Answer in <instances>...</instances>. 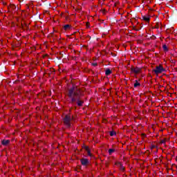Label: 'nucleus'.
Masks as SVG:
<instances>
[{
	"mask_svg": "<svg viewBox=\"0 0 177 177\" xmlns=\"http://www.w3.org/2000/svg\"><path fill=\"white\" fill-rule=\"evenodd\" d=\"M92 66H94L95 67V66H97V63H93Z\"/></svg>",
	"mask_w": 177,
	"mask_h": 177,
	"instance_id": "21",
	"label": "nucleus"
},
{
	"mask_svg": "<svg viewBox=\"0 0 177 177\" xmlns=\"http://www.w3.org/2000/svg\"><path fill=\"white\" fill-rule=\"evenodd\" d=\"M114 151H115V149H109V153L110 156H111V154H113V153H114Z\"/></svg>",
	"mask_w": 177,
	"mask_h": 177,
	"instance_id": "11",
	"label": "nucleus"
},
{
	"mask_svg": "<svg viewBox=\"0 0 177 177\" xmlns=\"http://www.w3.org/2000/svg\"><path fill=\"white\" fill-rule=\"evenodd\" d=\"M138 86H140V83L138 80H136V82L134 84V88H138Z\"/></svg>",
	"mask_w": 177,
	"mask_h": 177,
	"instance_id": "10",
	"label": "nucleus"
},
{
	"mask_svg": "<svg viewBox=\"0 0 177 177\" xmlns=\"http://www.w3.org/2000/svg\"><path fill=\"white\" fill-rule=\"evenodd\" d=\"M163 50H165V52H168V47L165 44L163 45Z\"/></svg>",
	"mask_w": 177,
	"mask_h": 177,
	"instance_id": "12",
	"label": "nucleus"
},
{
	"mask_svg": "<svg viewBox=\"0 0 177 177\" xmlns=\"http://www.w3.org/2000/svg\"><path fill=\"white\" fill-rule=\"evenodd\" d=\"M68 96L70 99L71 104L73 106H78L79 107H82L84 104V100L81 97L82 94L81 93V90L77 86H72L68 90Z\"/></svg>",
	"mask_w": 177,
	"mask_h": 177,
	"instance_id": "1",
	"label": "nucleus"
},
{
	"mask_svg": "<svg viewBox=\"0 0 177 177\" xmlns=\"http://www.w3.org/2000/svg\"><path fill=\"white\" fill-rule=\"evenodd\" d=\"M87 154H88V156H89L90 157H92V153H91V150H88L87 151Z\"/></svg>",
	"mask_w": 177,
	"mask_h": 177,
	"instance_id": "17",
	"label": "nucleus"
},
{
	"mask_svg": "<svg viewBox=\"0 0 177 177\" xmlns=\"http://www.w3.org/2000/svg\"><path fill=\"white\" fill-rule=\"evenodd\" d=\"M120 165V169L121 171H124L125 169V167H124V166H122V165H121V163H119Z\"/></svg>",
	"mask_w": 177,
	"mask_h": 177,
	"instance_id": "16",
	"label": "nucleus"
},
{
	"mask_svg": "<svg viewBox=\"0 0 177 177\" xmlns=\"http://www.w3.org/2000/svg\"><path fill=\"white\" fill-rule=\"evenodd\" d=\"M74 117L71 116V115H66L63 118L64 124L66 128H70L71 127V120H73Z\"/></svg>",
	"mask_w": 177,
	"mask_h": 177,
	"instance_id": "2",
	"label": "nucleus"
},
{
	"mask_svg": "<svg viewBox=\"0 0 177 177\" xmlns=\"http://www.w3.org/2000/svg\"><path fill=\"white\" fill-rule=\"evenodd\" d=\"M153 73H155V74H156V75H158V74H161V73H164V71H165V69L164 68V67H162V66L159 65V66H156V68L153 69Z\"/></svg>",
	"mask_w": 177,
	"mask_h": 177,
	"instance_id": "3",
	"label": "nucleus"
},
{
	"mask_svg": "<svg viewBox=\"0 0 177 177\" xmlns=\"http://www.w3.org/2000/svg\"><path fill=\"white\" fill-rule=\"evenodd\" d=\"M142 136H143V138H146V134L143 133L142 134Z\"/></svg>",
	"mask_w": 177,
	"mask_h": 177,
	"instance_id": "22",
	"label": "nucleus"
},
{
	"mask_svg": "<svg viewBox=\"0 0 177 177\" xmlns=\"http://www.w3.org/2000/svg\"><path fill=\"white\" fill-rule=\"evenodd\" d=\"M10 9H12V10H15V9H16V6H15V5H10Z\"/></svg>",
	"mask_w": 177,
	"mask_h": 177,
	"instance_id": "14",
	"label": "nucleus"
},
{
	"mask_svg": "<svg viewBox=\"0 0 177 177\" xmlns=\"http://www.w3.org/2000/svg\"><path fill=\"white\" fill-rule=\"evenodd\" d=\"M111 55H112V56L113 57H115V56H117V54H115V53H111Z\"/></svg>",
	"mask_w": 177,
	"mask_h": 177,
	"instance_id": "20",
	"label": "nucleus"
},
{
	"mask_svg": "<svg viewBox=\"0 0 177 177\" xmlns=\"http://www.w3.org/2000/svg\"><path fill=\"white\" fill-rule=\"evenodd\" d=\"M142 20H144V21H147V23H149L150 21V16H142Z\"/></svg>",
	"mask_w": 177,
	"mask_h": 177,
	"instance_id": "7",
	"label": "nucleus"
},
{
	"mask_svg": "<svg viewBox=\"0 0 177 177\" xmlns=\"http://www.w3.org/2000/svg\"><path fill=\"white\" fill-rule=\"evenodd\" d=\"M140 68H131L132 73H134L135 74H139L140 73Z\"/></svg>",
	"mask_w": 177,
	"mask_h": 177,
	"instance_id": "6",
	"label": "nucleus"
},
{
	"mask_svg": "<svg viewBox=\"0 0 177 177\" xmlns=\"http://www.w3.org/2000/svg\"><path fill=\"white\" fill-rule=\"evenodd\" d=\"M64 30L67 31V30H71V25L66 24L64 26Z\"/></svg>",
	"mask_w": 177,
	"mask_h": 177,
	"instance_id": "8",
	"label": "nucleus"
},
{
	"mask_svg": "<svg viewBox=\"0 0 177 177\" xmlns=\"http://www.w3.org/2000/svg\"><path fill=\"white\" fill-rule=\"evenodd\" d=\"M62 57H63V53H60Z\"/></svg>",
	"mask_w": 177,
	"mask_h": 177,
	"instance_id": "24",
	"label": "nucleus"
},
{
	"mask_svg": "<svg viewBox=\"0 0 177 177\" xmlns=\"http://www.w3.org/2000/svg\"><path fill=\"white\" fill-rule=\"evenodd\" d=\"M113 72L111 71V70H110V68H107L105 71V75H110V74H111Z\"/></svg>",
	"mask_w": 177,
	"mask_h": 177,
	"instance_id": "9",
	"label": "nucleus"
},
{
	"mask_svg": "<svg viewBox=\"0 0 177 177\" xmlns=\"http://www.w3.org/2000/svg\"><path fill=\"white\" fill-rule=\"evenodd\" d=\"M84 149L86 151H88V150H89V147H84Z\"/></svg>",
	"mask_w": 177,
	"mask_h": 177,
	"instance_id": "19",
	"label": "nucleus"
},
{
	"mask_svg": "<svg viewBox=\"0 0 177 177\" xmlns=\"http://www.w3.org/2000/svg\"><path fill=\"white\" fill-rule=\"evenodd\" d=\"M88 24H87V27H88Z\"/></svg>",
	"mask_w": 177,
	"mask_h": 177,
	"instance_id": "26",
	"label": "nucleus"
},
{
	"mask_svg": "<svg viewBox=\"0 0 177 177\" xmlns=\"http://www.w3.org/2000/svg\"><path fill=\"white\" fill-rule=\"evenodd\" d=\"M117 133L114 131H110V136H114Z\"/></svg>",
	"mask_w": 177,
	"mask_h": 177,
	"instance_id": "13",
	"label": "nucleus"
},
{
	"mask_svg": "<svg viewBox=\"0 0 177 177\" xmlns=\"http://www.w3.org/2000/svg\"><path fill=\"white\" fill-rule=\"evenodd\" d=\"M25 26H26V27H28L27 24H26Z\"/></svg>",
	"mask_w": 177,
	"mask_h": 177,
	"instance_id": "25",
	"label": "nucleus"
},
{
	"mask_svg": "<svg viewBox=\"0 0 177 177\" xmlns=\"http://www.w3.org/2000/svg\"><path fill=\"white\" fill-rule=\"evenodd\" d=\"M160 143L162 145L165 144V140H161Z\"/></svg>",
	"mask_w": 177,
	"mask_h": 177,
	"instance_id": "18",
	"label": "nucleus"
},
{
	"mask_svg": "<svg viewBox=\"0 0 177 177\" xmlns=\"http://www.w3.org/2000/svg\"><path fill=\"white\" fill-rule=\"evenodd\" d=\"M10 144V140H2L1 145L3 146H8Z\"/></svg>",
	"mask_w": 177,
	"mask_h": 177,
	"instance_id": "5",
	"label": "nucleus"
},
{
	"mask_svg": "<svg viewBox=\"0 0 177 177\" xmlns=\"http://www.w3.org/2000/svg\"><path fill=\"white\" fill-rule=\"evenodd\" d=\"M154 147H156V146H155V145H153L152 147H151V149H154Z\"/></svg>",
	"mask_w": 177,
	"mask_h": 177,
	"instance_id": "23",
	"label": "nucleus"
},
{
	"mask_svg": "<svg viewBox=\"0 0 177 177\" xmlns=\"http://www.w3.org/2000/svg\"><path fill=\"white\" fill-rule=\"evenodd\" d=\"M153 28H160V23L156 24V25L153 27Z\"/></svg>",
	"mask_w": 177,
	"mask_h": 177,
	"instance_id": "15",
	"label": "nucleus"
},
{
	"mask_svg": "<svg viewBox=\"0 0 177 177\" xmlns=\"http://www.w3.org/2000/svg\"><path fill=\"white\" fill-rule=\"evenodd\" d=\"M80 162L83 167H86L89 165V160L86 158H82L80 159Z\"/></svg>",
	"mask_w": 177,
	"mask_h": 177,
	"instance_id": "4",
	"label": "nucleus"
}]
</instances>
